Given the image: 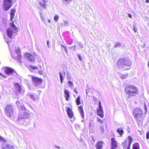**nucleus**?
<instances>
[{"instance_id":"nucleus-1","label":"nucleus","mask_w":149,"mask_h":149,"mask_svg":"<svg viewBox=\"0 0 149 149\" xmlns=\"http://www.w3.org/2000/svg\"><path fill=\"white\" fill-rule=\"evenodd\" d=\"M29 117L30 115L27 112H22L18 114L17 123L20 125H27L30 123L29 118Z\"/></svg>"},{"instance_id":"nucleus-2","label":"nucleus","mask_w":149,"mask_h":149,"mask_svg":"<svg viewBox=\"0 0 149 149\" xmlns=\"http://www.w3.org/2000/svg\"><path fill=\"white\" fill-rule=\"evenodd\" d=\"M132 65L131 61L127 58H121L117 61L116 67L119 69L127 70L130 69L129 67Z\"/></svg>"},{"instance_id":"nucleus-3","label":"nucleus","mask_w":149,"mask_h":149,"mask_svg":"<svg viewBox=\"0 0 149 149\" xmlns=\"http://www.w3.org/2000/svg\"><path fill=\"white\" fill-rule=\"evenodd\" d=\"M125 92L127 94H129L128 97L135 96L138 92L137 88L133 85H127L125 88Z\"/></svg>"},{"instance_id":"nucleus-4","label":"nucleus","mask_w":149,"mask_h":149,"mask_svg":"<svg viewBox=\"0 0 149 149\" xmlns=\"http://www.w3.org/2000/svg\"><path fill=\"white\" fill-rule=\"evenodd\" d=\"M133 114L137 122H140L141 121L143 114V111L141 109L139 108H136L134 109L133 111Z\"/></svg>"},{"instance_id":"nucleus-5","label":"nucleus","mask_w":149,"mask_h":149,"mask_svg":"<svg viewBox=\"0 0 149 149\" xmlns=\"http://www.w3.org/2000/svg\"><path fill=\"white\" fill-rule=\"evenodd\" d=\"M14 86L15 87L14 91L15 95L17 96V97L22 96L24 92V89L21 88V86L18 83H15L14 84Z\"/></svg>"},{"instance_id":"nucleus-6","label":"nucleus","mask_w":149,"mask_h":149,"mask_svg":"<svg viewBox=\"0 0 149 149\" xmlns=\"http://www.w3.org/2000/svg\"><path fill=\"white\" fill-rule=\"evenodd\" d=\"M12 0H4L3 4V8L4 10H8L12 6Z\"/></svg>"},{"instance_id":"nucleus-7","label":"nucleus","mask_w":149,"mask_h":149,"mask_svg":"<svg viewBox=\"0 0 149 149\" xmlns=\"http://www.w3.org/2000/svg\"><path fill=\"white\" fill-rule=\"evenodd\" d=\"M6 114L9 117H11L13 115V108L10 105H7L6 107L5 110Z\"/></svg>"},{"instance_id":"nucleus-8","label":"nucleus","mask_w":149,"mask_h":149,"mask_svg":"<svg viewBox=\"0 0 149 149\" xmlns=\"http://www.w3.org/2000/svg\"><path fill=\"white\" fill-rule=\"evenodd\" d=\"M15 55L13 56L12 54V57L15 59L18 62H21L22 57L21 55V51L19 48H18L17 50L15 51Z\"/></svg>"},{"instance_id":"nucleus-9","label":"nucleus","mask_w":149,"mask_h":149,"mask_svg":"<svg viewBox=\"0 0 149 149\" xmlns=\"http://www.w3.org/2000/svg\"><path fill=\"white\" fill-rule=\"evenodd\" d=\"M32 81L34 85L36 86H39L42 82V80L41 78H40L35 77H32Z\"/></svg>"},{"instance_id":"nucleus-10","label":"nucleus","mask_w":149,"mask_h":149,"mask_svg":"<svg viewBox=\"0 0 149 149\" xmlns=\"http://www.w3.org/2000/svg\"><path fill=\"white\" fill-rule=\"evenodd\" d=\"M16 104L19 111H24L26 110L25 107L22 104V102L21 101H18L16 102Z\"/></svg>"},{"instance_id":"nucleus-11","label":"nucleus","mask_w":149,"mask_h":149,"mask_svg":"<svg viewBox=\"0 0 149 149\" xmlns=\"http://www.w3.org/2000/svg\"><path fill=\"white\" fill-rule=\"evenodd\" d=\"M2 145L3 149H15L13 145L8 144L6 142H3Z\"/></svg>"},{"instance_id":"nucleus-12","label":"nucleus","mask_w":149,"mask_h":149,"mask_svg":"<svg viewBox=\"0 0 149 149\" xmlns=\"http://www.w3.org/2000/svg\"><path fill=\"white\" fill-rule=\"evenodd\" d=\"M111 149H115L118 146L116 139L112 137L111 139Z\"/></svg>"},{"instance_id":"nucleus-13","label":"nucleus","mask_w":149,"mask_h":149,"mask_svg":"<svg viewBox=\"0 0 149 149\" xmlns=\"http://www.w3.org/2000/svg\"><path fill=\"white\" fill-rule=\"evenodd\" d=\"M26 58L31 61L33 62L35 60L34 57L30 53H26L24 54Z\"/></svg>"},{"instance_id":"nucleus-14","label":"nucleus","mask_w":149,"mask_h":149,"mask_svg":"<svg viewBox=\"0 0 149 149\" xmlns=\"http://www.w3.org/2000/svg\"><path fill=\"white\" fill-rule=\"evenodd\" d=\"M14 70L8 67H6L4 71V72L8 75H11L13 74Z\"/></svg>"},{"instance_id":"nucleus-15","label":"nucleus","mask_w":149,"mask_h":149,"mask_svg":"<svg viewBox=\"0 0 149 149\" xmlns=\"http://www.w3.org/2000/svg\"><path fill=\"white\" fill-rule=\"evenodd\" d=\"M125 47V45L123 43H121L119 42H116L114 45V48H123Z\"/></svg>"},{"instance_id":"nucleus-16","label":"nucleus","mask_w":149,"mask_h":149,"mask_svg":"<svg viewBox=\"0 0 149 149\" xmlns=\"http://www.w3.org/2000/svg\"><path fill=\"white\" fill-rule=\"evenodd\" d=\"M103 142L102 141H99L97 142L95 145L97 149H102L103 146Z\"/></svg>"},{"instance_id":"nucleus-17","label":"nucleus","mask_w":149,"mask_h":149,"mask_svg":"<svg viewBox=\"0 0 149 149\" xmlns=\"http://www.w3.org/2000/svg\"><path fill=\"white\" fill-rule=\"evenodd\" d=\"M66 111L69 117L71 118H72L73 116V113L70 108L68 107Z\"/></svg>"},{"instance_id":"nucleus-18","label":"nucleus","mask_w":149,"mask_h":149,"mask_svg":"<svg viewBox=\"0 0 149 149\" xmlns=\"http://www.w3.org/2000/svg\"><path fill=\"white\" fill-rule=\"evenodd\" d=\"M7 32L8 37L10 38H12L13 31L11 28H9L7 30Z\"/></svg>"},{"instance_id":"nucleus-19","label":"nucleus","mask_w":149,"mask_h":149,"mask_svg":"<svg viewBox=\"0 0 149 149\" xmlns=\"http://www.w3.org/2000/svg\"><path fill=\"white\" fill-rule=\"evenodd\" d=\"M78 110L81 114V116L82 119H84V114L83 111V107L82 106H79L78 107Z\"/></svg>"},{"instance_id":"nucleus-20","label":"nucleus","mask_w":149,"mask_h":149,"mask_svg":"<svg viewBox=\"0 0 149 149\" xmlns=\"http://www.w3.org/2000/svg\"><path fill=\"white\" fill-rule=\"evenodd\" d=\"M64 93L65 94V99L66 100L68 101L69 100V98L70 97L69 91L67 90H65Z\"/></svg>"},{"instance_id":"nucleus-21","label":"nucleus","mask_w":149,"mask_h":149,"mask_svg":"<svg viewBox=\"0 0 149 149\" xmlns=\"http://www.w3.org/2000/svg\"><path fill=\"white\" fill-rule=\"evenodd\" d=\"M27 96L31 99L34 101L36 99V95L33 93H29Z\"/></svg>"},{"instance_id":"nucleus-22","label":"nucleus","mask_w":149,"mask_h":149,"mask_svg":"<svg viewBox=\"0 0 149 149\" xmlns=\"http://www.w3.org/2000/svg\"><path fill=\"white\" fill-rule=\"evenodd\" d=\"M139 145L137 142H134L132 145V149H139Z\"/></svg>"},{"instance_id":"nucleus-23","label":"nucleus","mask_w":149,"mask_h":149,"mask_svg":"<svg viewBox=\"0 0 149 149\" xmlns=\"http://www.w3.org/2000/svg\"><path fill=\"white\" fill-rule=\"evenodd\" d=\"M97 115L101 118H103L104 116L103 109H98L97 110Z\"/></svg>"},{"instance_id":"nucleus-24","label":"nucleus","mask_w":149,"mask_h":149,"mask_svg":"<svg viewBox=\"0 0 149 149\" xmlns=\"http://www.w3.org/2000/svg\"><path fill=\"white\" fill-rule=\"evenodd\" d=\"M15 10L13 8L11 9L10 14L11 20H12V19L14 18V17L15 16Z\"/></svg>"},{"instance_id":"nucleus-25","label":"nucleus","mask_w":149,"mask_h":149,"mask_svg":"<svg viewBox=\"0 0 149 149\" xmlns=\"http://www.w3.org/2000/svg\"><path fill=\"white\" fill-rule=\"evenodd\" d=\"M61 49L62 50L63 49L66 53L68 55V54L67 49V46L65 45H61Z\"/></svg>"},{"instance_id":"nucleus-26","label":"nucleus","mask_w":149,"mask_h":149,"mask_svg":"<svg viewBox=\"0 0 149 149\" xmlns=\"http://www.w3.org/2000/svg\"><path fill=\"white\" fill-rule=\"evenodd\" d=\"M80 96H79L76 99L75 102L77 105H79L81 104V102L80 101Z\"/></svg>"},{"instance_id":"nucleus-27","label":"nucleus","mask_w":149,"mask_h":149,"mask_svg":"<svg viewBox=\"0 0 149 149\" xmlns=\"http://www.w3.org/2000/svg\"><path fill=\"white\" fill-rule=\"evenodd\" d=\"M117 132L121 136L124 133L123 130L121 128H118L117 130Z\"/></svg>"},{"instance_id":"nucleus-28","label":"nucleus","mask_w":149,"mask_h":149,"mask_svg":"<svg viewBox=\"0 0 149 149\" xmlns=\"http://www.w3.org/2000/svg\"><path fill=\"white\" fill-rule=\"evenodd\" d=\"M127 74H120V78L123 79H125L127 77Z\"/></svg>"},{"instance_id":"nucleus-29","label":"nucleus","mask_w":149,"mask_h":149,"mask_svg":"<svg viewBox=\"0 0 149 149\" xmlns=\"http://www.w3.org/2000/svg\"><path fill=\"white\" fill-rule=\"evenodd\" d=\"M11 26L13 28V29L15 31H17V28L15 26V24H14L13 23H12L11 24Z\"/></svg>"},{"instance_id":"nucleus-30","label":"nucleus","mask_w":149,"mask_h":149,"mask_svg":"<svg viewBox=\"0 0 149 149\" xmlns=\"http://www.w3.org/2000/svg\"><path fill=\"white\" fill-rule=\"evenodd\" d=\"M59 76L61 83L62 84L63 80V77L62 74L61 72H59Z\"/></svg>"},{"instance_id":"nucleus-31","label":"nucleus","mask_w":149,"mask_h":149,"mask_svg":"<svg viewBox=\"0 0 149 149\" xmlns=\"http://www.w3.org/2000/svg\"><path fill=\"white\" fill-rule=\"evenodd\" d=\"M68 83L69 84L70 87L71 88H73L74 86V84L73 83L70 81H69L68 82Z\"/></svg>"},{"instance_id":"nucleus-32","label":"nucleus","mask_w":149,"mask_h":149,"mask_svg":"<svg viewBox=\"0 0 149 149\" xmlns=\"http://www.w3.org/2000/svg\"><path fill=\"white\" fill-rule=\"evenodd\" d=\"M39 4L40 6H42V8H46V6L47 5V4L46 3H43V4H42V3L41 2H39Z\"/></svg>"},{"instance_id":"nucleus-33","label":"nucleus","mask_w":149,"mask_h":149,"mask_svg":"<svg viewBox=\"0 0 149 149\" xmlns=\"http://www.w3.org/2000/svg\"><path fill=\"white\" fill-rule=\"evenodd\" d=\"M40 17L41 18V19L43 21H44L45 20V18L44 17V16L43 14L42 13L40 12Z\"/></svg>"},{"instance_id":"nucleus-34","label":"nucleus","mask_w":149,"mask_h":149,"mask_svg":"<svg viewBox=\"0 0 149 149\" xmlns=\"http://www.w3.org/2000/svg\"><path fill=\"white\" fill-rule=\"evenodd\" d=\"M58 17H59L58 15H55V16L54 18V20L55 21V22H57L58 21Z\"/></svg>"},{"instance_id":"nucleus-35","label":"nucleus","mask_w":149,"mask_h":149,"mask_svg":"<svg viewBox=\"0 0 149 149\" xmlns=\"http://www.w3.org/2000/svg\"><path fill=\"white\" fill-rule=\"evenodd\" d=\"M98 109L102 110L103 109V108L101 105V103L100 101H99V109Z\"/></svg>"},{"instance_id":"nucleus-36","label":"nucleus","mask_w":149,"mask_h":149,"mask_svg":"<svg viewBox=\"0 0 149 149\" xmlns=\"http://www.w3.org/2000/svg\"><path fill=\"white\" fill-rule=\"evenodd\" d=\"M64 24L65 25L67 26H68L69 25V22L68 21L64 20Z\"/></svg>"},{"instance_id":"nucleus-37","label":"nucleus","mask_w":149,"mask_h":149,"mask_svg":"<svg viewBox=\"0 0 149 149\" xmlns=\"http://www.w3.org/2000/svg\"><path fill=\"white\" fill-rule=\"evenodd\" d=\"M128 139L129 141L132 142L133 139L132 136H129L128 137Z\"/></svg>"},{"instance_id":"nucleus-38","label":"nucleus","mask_w":149,"mask_h":149,"mask_svg":"<svg viewBox=\"0 0 149 149\" xmlns=\"http://www.w3.org/2000/svg\"><path fill=\"white\" fill-rule=\"evenodd\" d=\"M77 56L79 59L80 61H81L82 60V57L81 56V55L80 54H77Z\"/></svg>"},{"instance_id":"nucleus-39","label":"nucleus","mask_w":149,"mask_h":149,"mask_svg":"<svg viewBox=\"0 0 149 149\" xmlns=\"http://www.w3.org/2000/svg\"><path fill=\"white\" fill-rule=\"evenodd\" d=\"M66 74L67 76V79H70L71 78V76L69 74V73L68 72H67L66 73Z\"/></svg>"},{"instance_id":"nucleus-40","label":"nucleus","mask_w":149,"mask_h":149,"mask_svg":"<svg viewBox=\"0 0 149 149\" xmlns=\"http://www.w3.org/2000/svg\"><path fill=\"white\" fill-rule=\"evenodd\" d=\"M78 45L81 48H84L83 45L82 43L80 42H78Z\"/></svg>"},{"instance_id":"nucleus-41","label":"nucleus","mask_w":149,"mask_h":149,"mask_svg":"<svg viewBox=\"0 0 149 149\" xmlns=\"http://www.w3.org/2000/svg\"><path fill=\"white\" fill-rule=\"evenodd\" d=\"M30 68L33 70H36L38 69L36 66L32 65H30Z\"/></svg>"},{"instance_id":"nucleus-42","label":"nucleus","mask_w":149,"mask_h":149,"mask_svg":"<svg viewBox=\"0 0 149 149\" xmlns=\"http://www.w3.org/2000/svg\"><path fill=\"white\" fill-rule=\"evenodd\" d=\"M75 47H76L75 46H73L70 47V48L71 49H73V50L74 51H75L76 50V49L75 48Z\"/></svg>"},{"instance_id":"nucleus-43","label":"nucleus","mask_w":149,"mask_h":149,"mask_svg":"<svg viewBox=\"0 0 149 149\" xmlns=\"http://www.w3.org/2000/svg\"><path fill=\"white\" fill-rule=\"evenodd\" d=\"M70 1L69 0H63V3L66 4L67 3H65V2H67V3H68Z\"/></svg>"},{"instance_id":"nucleus-44","label":"nucleus","mask_w":149,"mask_h":149,"mask_svg":"<svg viewBox=\"0 0 149 149\" xmlns=\"http://www.w3.org/2000/svg\"><path fill=\"white\" fill-rule=\"evenodd\" d=\"M133 30L135 32H136L137 31V29L136 28L135 26L134 25H133Z\"/></svg>"},{"instance_id":"nucleus-45","label":"nucleus","mask_w":149,"mask_h":149,"mask_svg":"<svg viewBox=\"0 0 149 149\" xmlns=\"http://www.w3.org/2000/svg\"><path fill=\"white\" fill-rule=\"evenodd\" d=\"M146 138L147 139L149 138V132H148L146 134Z\"/></svg>"},{"instance_id":"nucleus-46","label":"nucleus","mask_w":149,"mask_h":149,"mask_svg":"<svg viewBox=\"0 0 149 149\" xmlns=\"http://www.w3.org/2000/svg\"><path fill=\"white\" fill-rule=\"evenodd\" d=\"M38 72H39V73L41 75H42L43 74V71L42 70H38Z\"/></svg>"},{"instance_id":"nucleus-47","label":"nucleus","mask_w":149,"mask_h":149,"mask_svg":"<svg viewBox=\"0 0 149 149\" xmlns=\"http://www.w3.org/2000/svg\"><path fill=\"white\" fill-rule=\"evenodd\" d=\"M124 144L123 145V146L125 147H126V146H127V141H125V142H124Z\"/></svg>"},{"instance_id":"nucleus-48","label":"nucleus","mask_w":149,"mask_h":149,"mask_svg":"<svg viewBox=\"0 0 149 149\" xmlns=\"http://www.w3.org/2000/svg\"><path fill=\"white\" fill-rule=\"evenodd\" d=\"M5 139H4L2 137V136H0V142L2 141H4Z\"/></svg>"},{"instance_id":"nucleus-49","label":"nucleus","mask_w":149,"mask_h":149,"mask_svg":"<svg viewBox=\"0 0 149 149\" xmlns=\"http://www.w3.org/2000/svg\"><path fill=\"white\" fill-rule=\"evenodd\" d=\"M100 130H101L102 133L104 132V128L103 127H100Z\"/></svg>"},{"instance_id":"nucleus-50","label":"nucleus","mask_w":149,"mask_h":149,"mask_svg":"<svg viewBox=\"0 0 149 149\" xmlns=\"http://www.w3.org/2000/svg\"><path fill=\"white\" fill-rule=\"evenodd\" d=\"M132 142L129 141L128 145L127 147H130V146H131V145Z\"/></svg>"},{"instance_id":"nucleus-51","label":"nucleus","mask_w":149,"mask_h":149,"mask_svg":"<svg viewBox=\"0 0 149 149\" xmlns=\"http://www.w3.org/2000/svg\"><path fill=\"white\" fill-rule=\"evenodd\" d=\"M47 47H49V41L47 40Z\"/></svg>"},{"instance_id":"nucleus-52","label":"nucleus","mask_w":149,"mask_h":149,"mask_svg":"<svg viewBox=\"0 0 149 149\" xmlns=\"http://www.w3.org/2000/svg\"><path fill=\"white\" fill-rule=\"evenodd\" d=\"M54 147L58 149H59L61 148V147L60 146L57 145H55L54 146Z\"/></svg>"},{"instance_id":"nucleus-53","label":"nucleus","mask_w":149,"mask_h":149,"mask_svg":"<svg viewBox=\"0 0 149 149\" xmlns=\"http://www.w3.org/2000/svg\"><path fill=\"white\" fill-rule=\"evenodd\" d=\"M128 16L130 18H132V15L130 13H128Z\"/></svg>"},{"instance_id":"nucleus-54","label":"nucleus","mask_w":149,"mask_h":149,"mask_svg":"<svg viewBox=\"0 0 149 149\" xmlns=\"http://www.w3.org/2000/svg\"><path fill=\"white\" fill-rule=\"evenodd\" d=\"M74 91L76 93H77V94H78V92L77 91V88H74Z\"/></svg>"},{"instance_id":"nucleus-55","label":"nucleus","mask_w":149,"mask_h":149,"mask_svg":"<svg viewBox=\"0 0 149 149\" xmlns=\"http://www.w3.org/2000/svg\"><path fill=\"white\" fill-rule=\"evenodd\" d=\"M144 109L146 110V111H147V107L146 104H145Z\"/></svg>"},{"instance_id":"nucleus-56","label":"nucleus","mask_w":149,"mask_h":149,"mask_svg":"<svg viewBox=\"0 0 149 149\" xmlns=\"http://www.w3.org/2000/svg\"><path fill=\"white\" fill-rule=\"evenodd\" d=\"M48 0L46 1V0H42L43 2V3H46L47 1Z\"/></svg>"},{"instance_id":"nucleus-57","label":"nucleus","mask_w":149,"mask_h":149,"mask_svg":"<svg viewBox=\"0 0 149 149\" xmlns=\"http://www.w3.org/2000/svg\"><path fill=\"white\" fill-rule=\"evenodd\" d=\"M91 138H92V140L93 141H95V140L94 139V137H93V136H91Z\"/></svg>"},{"instance_id":"nucleus-58","label":"nucleus","mask_w":149,"mask_h":149,"mask_svg":"<svg viewBox=\"0 0 149 149\" xmlns=\"http://www.w3.org/2000/svg\"><path fill=\"white\" fill-rule=\"evenodd\" d=\"M2 77H3V78H6V77L5 75H2Z\"/></svg>"},{"instance_id":"nucleus-59","label":"nucleus","mask_w":149,"mask_h":149,"mask_svg":"<svg viewBox=\"0 0 149 149\" xmlns=\"http://www.w3.org/2000/svg\"><path fill=\"white\" fill-rule=\"evenodd\" d=\"M149 2V0H146V3H148Z\"/></svg>"},{"instance_id":"nucleus-60","label":"nucleus","mask_w":149,"mask_h":149,"mask_svg":"<svg viewBox=\"0 0 149 149\" xmlns=\"http://www.w3.org/2000/svg\"><path fill=\"white\" fill-rule=\"evenodd\" d=\"M98 121H101V120L100 119L98 118Z\"/></svg>"},{"instance_id":"nucleus-61","label":"nucleus","mask_w":149,"mask_h":149,"mask_svg":"<svg viewBox=\"0 0 149 149\" xmlns=\"http://www.w3.org/2000/svg\"><path fill=\"white\" fill-rule=\"evenodd\" d=\"M127 149H130V147H127Z\"/></svg>"},{"instance_id":"nucleus-62","label":"nucleus","mask_w":149,"mask_h":149,"mask_svg":"<svg viewBox=\"0 0 149 149\" xmlns=\"http://www.w3.org/2000/svg\"><path fill=\"white\" fill-rule=\"evenodd\" d=\"M48 21L50 23V20L49 19H48Z\"/></svg>"},{"instance_id":"nucleus-63","label":"nucleus","mask_w":149,"mask_h":149,"mask_svg":"<svg viewBox=\"0 0 149 149\" xmlns=\"http://www.w3.org/2000/svg\"><path fill=\"white\" fill-rule=\"evenodd\" d=\"M0 75L2 76V75H3V74L1 73H0Z\"/></svg>"},{"instance_id":"nucleus-64","label":"nucleus","mask_w":149,"mask_h":149,"mask_svg":"<svg viewBox=\"0 0 149 149\" xmlns=\"http://www.w3.org/2000/svg\"><path fill=\"white\" fill-rule=\"evenodd\" d=\"M148 66L149 67V61L148 63Z\"/></svg>"}]
</instances>
